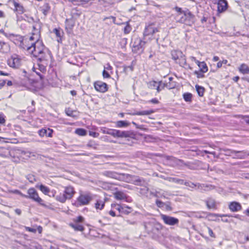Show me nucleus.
I'll use <instances>...</instances> for the list:
<instances>
[{"mask_svg":"<svg viewBox=\"0 0 249 249\" xmlns=\"http://www.w3.org/2000/svg\"><path fill=\"white\" fill-rule=\"evenodd\" d=\"M41 25L42 23L39 19L34 21L32 36L29 39H25L21 43L23 45V48L35 57L44 54L45 46L42 41L39 40Z\"/></svg>","mask_w":249,"mask_h":249,"instance_id":"1","label":"nucleus"},{"mask_svg":"<svg viewBox=\"0 0 249 249\" xmlns=\"http://www.w3.org/2000/svg\"><path fill=\"white\" fill-rule=\"evenodd\" d=\"M92 199V195L90 193H80L77 201L79 206H84L88 205Z\"/></svg>","mask_w":249,"mask_h":249,"instance_id":"2","label":"nucleus"},{"mask_svg":"<svg viewBox=\"0 0 249 249\" xmlns=\"http://www.w3.org/2000/svg\"><path fill=\"white\" fill-rule=\"evenodd\" d=\"M27 193L28 198L31 199L41 205H44L42 203L43 200L38 196L36 191L34 188H31L29 189Z\"/></svg>","mask_w":249,"mask_h":249,"instance_id":"3","label":"nucleus"},{"mask_svg":"<svg viewBox=\"0 0 249 249\" xmlns=\"http://www.w3.org/2000/svg\"><path fill=\"white\" fill-rule=\"evenodd\" d=\"M114 137L134 138L135 137V134L131 131H125L114 129Z\"/></svg>","mask_w":249,"mask_h":249,"instance_id":"4","label":"nucleus"},{"mask_svg":"<svg viewBox=\"0 0 249 249\" xmlns=\"http://www.w3.org/2000/svg\"><path fill=\"white\" fill-rule=\"evenodd\" d=\"M180 21L186 25L191 26L195 22V17L190 12L184 13V17H182Z\"/></svg>","mask_w":249,"mask_h":249,"instance_id":"5","label":"nucleus"},{"mask_svg":"<svg viewBox=\"0 0 249 249\" xmlns=\"http://www.w3.org/2000/svg\"><path fill=\"white\" fill-rule=\"evenodd\" d=\"M161 218L164 223L168 225L174 226L178 225L179 223V220L178 218L167 215L161 214Z\"/></svg>","mask_w":249,"mask_h":249,"instance_id":"6","label":"nucleus"},{"mask_svg":"<svg viewBox=\"0 0 249 249\" xmlns=\"http://www.w3.org/2000/svg\"><path fill=\"white\" fill-rule=\"evenodd\" d=\"M183 184L186 186L192 188L197 187L198 189H203L204 191H208L209 190L214 188V187L212 185H205L204 184H201L200 183L195 184L192 182H184Z\"/></svg>","mask_w":249,"mask_h":249,"instance_id":"7","label":"nucleus"},{"mask_svg":"<svg viewBox=\"0 0 249 249\" xmlns=\"http://www.w3.org/2000/svg\"><path fill=\"white\" fill-rule=\"evenodd\" d=\"M172 58L175 60H177L181 59L182 62H179V63L181 65V64H185L186 63V59L185 58L184 55L182 53L179 51H173L171 53Z\"/></svg>","mask_w":249,"mask_h":249,"instance_id":"8","label":"nucleus"},{"mask_svg":"<svg viewBox=\"0 0 249 249\" xmlns=\"http://www.w3.org/2000/svg\"><path fill=\"white\" fill-rule=\"evenodd\" d=\"M94 88L97 91L100 92H105L108 89L107 84L100 81L94 83Z\"/></svg>","mask_w":249,"mask_h":249,"instance_id":"9","label":"nucleus"},{"mask_svg":"<svg viewBox=\"0 0 249 249\" xmlns=\"http://www.w3.org/2000/svg\"><path fill=\"white\" fill-rule=\"evenodd\" d=\"M8 65L11 67L14 68H18L20 65V60L18 57L12 56L10 59L8 60Z\"/></svg>","mask_w":249,"mask_h":249,"instance_id":"10","label":"nucleus"},{"mask_svg":"<svg viewBox=\"0 0 249 249\" xmlns=\"http://www.w3.org/2000/svg\"><path fill=\"white\" fill-rule=\"evenodd\" d=\"M228 7V2L226 0H218L217 10L219 12L222 13L225 11Z\"/></svg>","mask_w":249,"mask_h":249,"instance_id":"11","label":"nucleus"},{"mask_svg":"<svg viewBox=\"0 0 249 249\" xmlns=\"http://www.w3.org/2000/svg\"><path fill=\"white\" fill-rule=\"evenodd\" d=\"M158 31V29L156 27L152 25H149L145 27L143 35L144 36L152 35Z\"/></svg>","mask_w":249,"mask_h":249,"instance_id":"12","label":"nucleus"},{"mask_svg":"<svg viewBox=\"0 0 249 249\" xmlns=\"http://www.w3.org/2000/svg\"><path fill=\"white\" fill-rule=\"evenodd\" d=\"M53 130L50 128H42L39 130L38 132V134L40 137H52Z\"/></svg>","mask_w":249,"mask_h":249,"instance_id":"13","label":"nucleus"},{"mask_svg":"<svg viewBox=\"0 0 249 249\" xmlns=\"http://www.w3.org/2000/svg\"><path fill=\"white\" fill-rule=\"evenodd\" d=\"M51 53L48 52L47 53H45L44 52V54H40L39 56H36V57L38 58L37 61L39 62H45V63H48L49 59L51 58Z\"/></svg>","mask_w":249,"mask_h":249,"instance_id":"14","label":"nucleus"},{"mask_svg":"<svg viewBox=\"0 0 249 249\" xmlns=\"http://www.w3.org/2000/svg\"><path fill=\"white\" fill-rule=\"evenodd\" d=\"M229 209L232 212H237L240 210L242 208L240 204L237 202H232L229 206Z\"/></svg>","mask_w":249,"mask_h":249,"instance_id":"15","label":"nucleus"},{"mask_svg":"<svg viewBox=\"0 0 249 249\" xmlns=\"http://www.w3.org/2000/svg\"><path fill=\"white\" fill-rule=\"evenodd\" d=\"M231 153L235 154L234 158L238 159H244L247 156L246 152L244 151L231 150Z\"/></svg>","mask_w":249,"mask_h":249,"instance_id":"16","label":"nucleus"},{"mask_svg":"<svg viewBox=\"0 0 249 249\" xmlns=\"http://www.w3.org/2000/svg\"><path fill=\"white\" fill-rule=\"evenodd\" d=\"M65 194L67 195V198H70L71 199L75 192L74 190V188L72 186H67L65 188ZM67 198V197H66Z\"/></svg>","mask_w":249,"mask_h":249,"instance_id":"17","label":"nucleus"},{"mask_svg":"<svg viewBox=\"0 0 249 249\" xmlns=\"http://www.w3.org/2000/svg\"><path fill=\"white\" fill-rule=\"evenodd\" d=\"M103 175L105 176L115 179L118 178L119 176V175L116 172L110 171H105L103 173Z\"/></svg>","mask_w":249,"mask_h":249,"instance_id":"18","label":"nucleus"},{"mask_svg":"<svg viewBox=\"0 0 249 249\" xmlns=\"http://www.w3.org/2000/svg\"><path fill=\"white\" fill-rule=\"evenodd\" d=\"M67 197V195L65 194V190L62 193H60L58 195L56 196V199L61 203H64L67 199H70V198Z\"/></svg>","mask_w":249,"mask_h":249,"instance_id":"19","label":"nucleus"},{"mask_svg":"<svg viewBox=\"0 0 249 249\" xmlns=\"http://www.w3.org/2000/svg\"><path fill=\"white\" fill-rule=\"evenodd\" d=\"M67 197V195L65 194V190L62 193H60L58 195L56 196V199L61 203H64L67 199H70V198Z\"/></svg>","mask_w":249,"mask_h":249,"instance_id":"20","label":"nucleus"},{"mask_svg":"<svg viewBox=\"0 0 249 249\" xmlns=\"http://www.w3.org/2000/svg\"><path fill=\"white\" fill-rule=\"evenodd\" d=\"M161 83H158L155 81H151L148 84V88L151 89H156L157 91L159 92L160 91V85Z\"/></svg>","mask_w":249,"mask_h":249,"instance_id":"21","label":"nucleus"},{"mask_svg":"<svg viewBox=\"0 0 249 249\" xmlns=\"http://www.w3.org/2000/svg\"><path fill=\"white\" fill-rule=\"evenodd\" d=\"M16 12L19 14H22L24 12V9L22 5L15 1L13 2Z\"/></svg>","mask_w":249,"mask_h":249,"instance_id":"22","label":"nucleus"},{"mask_svg":"<svg viewBox=\"0 0 249 249\" xmlns=\"http://www.w3.org/2000/svg\"><path fill=\"white\" fill-rule=\"evenodd\" d=\"M105 200L106 198H105L104 200H97L96 202L95 203V208L97 210H102L105 206Z\"/></svg>","mask_w":249,"mask_h":249,"instance_id":"23","label":"nucleus"},{"mask_svg":"<svg viewBox=\"0 0 249 249\" xmlns=\"http://www.w3.org/2000/svg\"><path fill=\"white\" fill-rule=\"evenodd\" d=\"M70 226L72 227L75 231H83L84 230V227L78 223L77 222H74V223H71L70 224Z\"/></svg>","mask_w":249,"mask_h":249,"instance_id":"24","label":"nucleus"},{"mask_svg":"<svg viewBox=\"0 0 249 249\" xmlns=\"http://www.w3.org/2000/svg\"><path fill=\"white\" fill-rule=\"evenodd\" d=\"M145 42L142 41L140 38H137L134 43V47L137 48L138 49L142 48L144 45Z\"/></svg>","mask_w":249,"mask_h":249,"instance_id":"25","label":"nucleus"},{"mask_svg":"<svg viewBox=\"0 0 249 249\" xmlns=\"http://www.w3.org/2000/svg\"><path fill=\"white\" fill-rule=\"evenodd\" d=\"M155 112V111L153 109L148 110H143L142 111H137L134 113L133 114L135 115H149L152 113Z\"/></svg>","mask_w":249,"mask_h":249,"instance_id":"26","label":"nucleus"},{"mask_svg":"<svg viewBox=\"0 0 249 249\" xmlns=\"http://www.w3.org/2000/svg\"><path fill=\"white\" fill-rule=\"evenodd\" d=\"M114 196L118 200H123L126 198V195L121 191H118L114 193Z\"/></svg>","mask_w":249,"mask_h":249,"instance_id":"27","label":"nucleus"},{"mask_svg":"<svg viewBox=\"0 0 249 249\" xmlns=\"http://www.w3.org/2000/svg\"><path fill=\"white\" fill-rule=\"evenodd\" d=\"M239 70L240 72L243 74H248L249 73V67L245 64H242L241 65Z\"/></svg>","mask_w":249,"mask_h":249,"instance_id":"28","label":"nucleus"},{"mask_svg":"<svg viewBox=\"0 0 249 249\" xmlns=\"http://www.w3.org/2000/svg\"><path fill=\"white\" fill-rule=\"evenodd\" d=\"M207 206L209 209H215L216 208L215 200L212 198H209L207 201Z\"/></svg>","mask_w":249,"mask_h":249,"instance_id":"29","label":"nucleus"},{"mask_svg":"<svg viewBox=\"0 0 249 249\" xmlns=\"http://www.w3.org/2000/svg\"><path fill=\"white\" fill-rule=\"evenodd\" d=\"M165 179L168 180L170 182H175L180 184H183L184 180L180 179H178L174 178H167Z\"/></svg>","mask_w":249,"mask_h":249,"instance_id":"30","label":"nucleus"},{"mask_svg":"<svg viewBox=\"0 0 249 249\" xmlns=\"http://www.w3.org/2000/svg\"><path fill=\"white\" fill-rule=\"evenodd\" d=\"M50 9V7L48 3H45L41 7V11L44 15H46Z\"/></svg>","mask_w":249,"mask_h":249,"instance_id":"31","label":"nucleus"},{"mask_svg":"<svg viewBox=\"0 0 249 249\" xmlns=\"http://www.w3.org/2000/svg\"><path fill=\"white\" fill-rule=\"evenodd\" d=\"M66 28H72L74 26V21L73 19H67L66 20Z\"/></svg>","mask_w":249,"mask_h":249,"instance_id":"32","label":"nucleus"},{"mask_svg":"<svg viewBox=\"0 0 249 249\" xmlns=\"http://www.w3.org/2000/svg\"><path fill=\"white\" fill-rule=\"evenodd\" d=\"M129 123L124 121H119L116 123L117 127H124L128 126Z\"/></svg>","mask_w":249,"mask_h":249,"instance_id":"33","label":"nucleus"},{"mask_svg":"<svg viewBox=\"0 0 249 249\" xmlns=\"http://www.w3.org/2000/svg\"><path fill=\"white\" fill-rule=\"evenodd\" d=\"M200 68V71L202 73L206 72L208 71V67L206 64L204 62H201V64L199 66Z\"/></svg>","mask_w":249,"mask_h":249,"instance_id":"34","label":"nucleus"},{"mask_svg":"<svg viewBox=\"0 0 249 249\" xmlns=\"http://www.w3.org/2000/svg\"><path fill=\"white\" fill-rule=\"evenodd\" d=\"M196 90L199 96H202L204 92V88L199 85H196Z\"/></svg>","mask_w":249,"mask_h":249,"instance_id":"35","label":"nucleus"},{"mask_svg":"<svg viewBox=\"0 0 249 249\" xmlns=\"http://www.w3.org/2000/svg\"><path fill=\"white\" fill-rule=\"evenodd\" d=\"M48 63H45V62H38V66L39 67V69L41 71H46V67L48 65Z\"/></svg>","mask_w":249,"mask_h":249,"instance_id":"36","label":"nucleus"},{"mask_svg":"<svg viewBox=\"0 0 249 249\" xmlns=\"http://www.w3.org/2000/svg\"><path fill=\"white\" fill-rule=\"evenodd\" d=\"M122 209V210L121 213L125 214H127L129 213L132 211V208L131 207H128V206H126L125 205H124L123 209Z\"/></svg>","mask_w":249,"mask_h":249,"instance_id":"37","label":"nucleus"},{"mask_svg":"<svg viewBox=\"0 0 249 249\" xmlns=\"http://www.w3.org/2000/svg\"><path fill=\"white\" fill-rule=\"evenodd\" d=\"M75 133L81 136H85L87 134L86 130L83 128H77L75 130Z\"/></svg>","mask_w":249,"mask_h":249,"instance_id":"38","label":"nucleus"},{"mask_svg":"<svg viewBox=\"0 0 249 249\" xmlns=\"http://www.w3.org/2000/svg\"><path fill=\"white\" fill-rule=\"evenodd\" d=\"M39 189L45 195L48 194L50 192L49 189L43 185H40L39 186Z\"/></svg>","mask_w":249,"mask_h":249,"instance_id":"39","label":"nucleus"},{"mask_svg":"<svg viewBox=\"0 0 249 249\" xmlns=\"http://www.w3.org/2000/svg\"><path fill=\"white\" fill-rule=\"evenodd\" d=\"M114 129H108L105 128L102 130V131L104 134H107L113 136L114 134Z\"/></svg>","mask_w":249,"mask_h":249,"instance_id":"40","label":"nucleus"},{"mask_svg":"<svg viewBox=\"0 0 249 249\" xmlns=\"http://www.w3.org/2000/svg\"><path fill=\"white\" fill-rule=\"evenodd\" d=\"M192 95L190 93H185L183 94V98L186 102H190L192 100Z\"/></svg>","mask_w":249,"mask_h":249,"instance_id":"41","label":"nucleus"},{"mask_svg":"<svg viewBox=\"0 0 249 249\" xmlns=\"http://www.w3.org/2000/svg\"><path fill=\"white\" fill-rule=\"evenodd\" d=\"M131 27L129 25V24H128V23L127 22H126V26H125V27L124 28V33L125 34H129L130 31H131Z\"/></svg>","mask_w":249,"mask_h":249,"instance_id":"42","label":"nucleus"},{"mask_svg":"<svg viewBox=\"0 0 249 249\" xmlns=\"http://www.w3.org/2000/svg\"><path fill=\"white\" fill-rule=\"evenodd\" d=\"M194 74L196 75V77L198 78H202L204 77V75L203 73H202L201 71H196L194 72Z\"/></svg>","mask_w":249,"mask_h":249,"instance_id":"43","label":"nucleus"},{"mask_svg":"<svg viewBox=\"0 0 249 249\" xmlns=\"http://www.w3.org/2000/svg\"><path fill=\"white\" fill-rule=\"evenodd\" d=\"M207 230H208V231L209 235L211 237L215 238V235L214 234V233L213 232L212 230L210 228H209L208 227H207Z\"/></svg>","mask_w":249,"mask_h":249,"instance_id":"44","label":"nucleus"},{"mask_svg":"<svg viewBox=\"0 0 249 249\" xmlns=\"http://www.w3.org/2000/svg\"><path fill=\"white\" fill-rule=\"evenodd\" d=\"M84 220V218L82 216H79L76 217L74 220V222H77L78 223L80 222H83Z\"/></svg>","mask_w":249,"mask_h":249,"instance_id":"45","label":"nucleus"},{"mask_svg":"<svg viewBox=\"0 0 249 249\" xmlns=\"http://www.w3.org/2000/svg\"><path fill=\"white\" fill-rule=\"evenodd\" d=\"M143 180L139 178H138L135 180V184L136 185H139L141 184V183L142 182Z\"/></svg>","mask_w":249,"mask_h":249,"instance_id":"46","label":"nucleus"},{"mask_svg":"<svg viewBox=\"0 0 249 249\" xmlns=\"http://www.w3.org/2000/svg\"><path fill=\"white\" fill-rule=\"evenodd\" d=\"M25 229L26 231H29L30 232L35 233L36 231V229L32 228L30 227H25Z\"/></svg>","mask_w":249,"mask_h":249,"instance_id":"47","label":"nucleus"},{"mask_svg":"<svg viewBox=\"0 0 249 249\" xmlns=\"http://www.w3.org/2000/svg\"><path fill=\"white\" fill-rule=\"evenodd\" d=\"M103 76L104 78L110 77V75L109 74L108 72L105 70H104L103 71Z\"/></svg>","mask_w":249,"mask_h":249,"instance_id":"48","label":"nucleus"},{"mask_svg":"<svg viewBox=\"0 0 249 249\" xmlns=\"http://www.w3.org/2000/svg\"><path fill=\"white\" fill-rule=\"evenodd\" d=\"M114 206H116L117 207L116 208V209L120 212V213H121V211L122 210V209H123V207L124 206V205H115L114 204Z\"/></svg>","mask_w":249,"mask_h":249,"instance_id":"49","label":"nucleus"},{"mask_svg":"<svg viewBox=\"0 0 249 249\" xmlns=\"http://www.w3.org/2000/svg\"><path fill=\"white\" fill-rule=\"evenodd\" d=\"M156 203L157 206L159 207H162L163 206V204H164L163 202H162V201L159 200H157Z\"/></svg>","mask_w":249,"mask_h":249,"instance_id":"50","label":"nucleus"},{"mask_svg":"<svg viewBox=\"0 0 249 249\" xmlns=\"http://www.w3.org/2000/svg\"><path fill=\"white\" fill-rule=\"evenodd\" d=\"M27 178L30 182L32 183L35 181V178L33 176H29Z\"/></svg>","mask_w":249,"mask_h":249,"instance_id":"51","label":"nucleus"},{"mask_svg":"<svg viewBox=\"0 0 249 249\" xmlns=\"http://www.w3.org/2000/svg\"><path fill=\"white\" fill-rule=\"evenodd\" d=\"M5 122V120L3 116L1 114H0V124H3Z\"/></svg>","mask_w":249,"mask_h":249,"instance_id":"52","label":"nucleus"},{"mask_svg":"<svg viewBox=\"0 0 249 249\" xmlns=\"http://www.w3.org/2000/svg\"><path fill=\"white\" fill-rule=\"evenodd\" d=\"M15 212L18 215H20L21 213V211L19 209H16Z\"/></svg>","mask_w":249,"mask_h":249,"instance_id":"53","label":"nucleus"},{"mask_svg":"<svg viewBox=\"0 0 249 249\" xmlns=\"http://www.w3.org/2000/svg\"><path fill=\"white\" fill-rule=\"evenodd\" d=\"M5 45H6L5 43L0 41V50H2L3 46H4Z\"/></svg>","mask_w":249,"mask_h":249,"instance_id":"54","label":"nucleus"},{"mask_svg":"<svg viewBox=\"0 0 249 249\" xmlns=\"http://www.w3.org/2000/svg\"><path fill=\"white\" fill-rule=\"evenodd\" d=\"M99 134L96 132H90V135L93 136L94 137H97Z\"/></svg>","mask_w":249,"mask_h":249,"instance_id":"55","label":"nucleus"},{"mask_svg":"<svg viewBox=\"0 0 249 249\" xmlns=\"http://www.w3.org/2000/svg\"><path fill=\"white\" fill-rule=\"evenodd\" d=\"M204 152L206 154H213V155H215V152H209L207 150H204Z\"/></svg>","mask_w":249,"mask_h":249,"instance_id":"56","label":"nucleus"},{"mask_svg":"<svg viewBox=\"0 0 249 249\" xmlns=\"http://www.w3.org/2000/svg\"><path fill=\"white\" fill-rule=\"evenodd\" d=\"M150 102L154 104H157L159 103L158 100L156 99H153L150 101Z\"/></svg>","mask_w":249,"mask_h":249,"instance_id":"57","label":"nucleus"},{"mask_svg":"<svg viewBox=\"0 0 249 249\" xmlns=\"http://www.w3.org/2000/svg\"><path fill=\"white\" fill-rule=\"evenodd\" d=\"M0 75H3V76H8L9 75V73H6V72H4L3 71H0Z\"/></svg>","mask_w":249,"mask_h":249,"instance_id":"58","label":"nucleus"},{"mask_svg":"<svg viewBox=\"0 0 249 249\" xmlns=\"http://www.w3.org/2000/svg\"><path fill=\"white\" fill-rule=\"evenodd\" d=\"M5 81L3 80L1 83H0V89H1L5 84Z\"/></svg>","mask_w":249,"mask_h":249,"instance_id":"59","label":"nucleus"},{"mask_svg":"<svg viewBox=\"0 0 249 249\" xmlns=\"http://www.w3.org/2000/svg\"><path fill=\"white\" fill-rule=\"evenodd\" d=\"M109 213L112 216H115L116 215L115 213L113 211H110Z\"/></svg>","mask_w":249,"mask_h":249,"instance_id":"60","label":"nucleus"},{"mask_svg":"<svg viewBox=\"0 0 249 249\" xmlns=\"http://www.w3.org/2000/svg\"><path fill=\"white\" fill-rule=\"evenodd\" d=\"M222 62L221 61H219L217 64V67L218 68H220L222 67Z\"/></svg>","mask_w":249,"mask_h":249,"instance_id":"61","label":"nucleus"},{"mask_svg":"<svg viewBox=\"0 0 249 249\" xmlns=\"http://www.w3.org/2000/svg\"><path fill=\"white\" fill-rule=\"evenodd\" d=\"M20 196H21L22 197H25V198H28V195H24L21 192H20L19 194Z\"/></svg>","mask_w":249,"mask_h":249,"instance_id":"62","label":"nucleus"},{"mask_svg":"<svg viewBox=\"0 0 249 249\" xmlns=\"http://www.w3.org/2000/svg\"><path fill=\"white\" fill-rule=\"evenodd\" d=\"M219 59V57L217 56H215L213 57V61H217Z\"/></svg>","mask_w":249,"mask_h":249,"instance_id":"63","label":"nucleus"},{"mask_svg":"<svg viewBox=\"0 0 249 249\" xmlns=\"http://www.w3.org/2000/svg\"><path fill=\"white\" fill-rule=\"evenodd\" d=\"M190 59L192 61H194L195 62V63L196 62V61L197 60L196 57H194V56H191L190 57Z\"/></svg>","mask_w":249,"mask_h":249,"instance_id":"64","label":"nucleus"}]
</instances>
